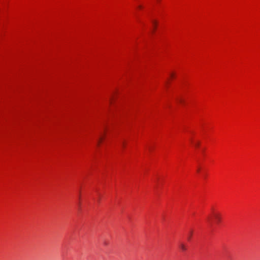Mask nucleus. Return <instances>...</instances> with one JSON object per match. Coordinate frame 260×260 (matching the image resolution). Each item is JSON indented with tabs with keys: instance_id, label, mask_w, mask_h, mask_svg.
<instances>
[{
	"instance_id": "nucleus-8",
	"label": "nucleus",
	"mask_w": 260,
	"mask_h": 260,
	"mask_svg": "<svg viewBox=\"0 0 260 260\" xmlns=\"http://www.w3.org/2000/svg\"><path fill=\"white\" fill-rule=\"evenodd\" d=\"M138 8H140V9H141V8H142V6H138Z\"/></svg>"
},
{
	"instance_id": "nucleus-6",
	"label": "nucleus",
	"mask_w": 260,
	"mask_h": 260,
	"mask_svg": "<svg viewBox=\"0 0 260 260\" xmlns=\"http://www.w3.org/2000/svg\"><path fill=\"white\" fill-rule=\"evenodd\" d=\"M102 137H101L98 141V144L101 142V141L102 140Z\"/></svg>"
},
{
	"instance_id": "nucleus-7",
	"label": "nucleus",
	"mask_w": 260,
	"mask_h": 260,
	"mask_svg": "<svg viewBox=\"0 0 260 260\" xmlns=\"http://www.w3.org/2000/svg\"><path fill=\"white\" fill-rule=\"evenodd\" d=\"M178 101H179V102H182V100L181 99H179V100H178Z\"/></svg>"
},
{
	"instance_id": "nucleus-3",
	"label": "nucleus",
	"mask_w": 260,
	"mask_h": 260,
	"mask_svg": "<svg viewBox=\"0 0 260 260\" xmlns=\"http://www.w3.org/2000/svg\"><path fill=\"white\" fill-rule=\"evenodd\" d=\"M192 231H191L189 232V233L188 234V236H187V240H188V241H190V240L191 236H192Z\"/></svg>"
},
{
	"instance_id": "nucleus-1",
	"label": "nucleus",
	"mask_w": 260,
	"mask_h": 260,
	"mask_svg": "<svg viewBox=\"0 0 260 260\" xmlns=\"http://www.w3.org/2000/svg\"><path fill=\"white\" fill-rule=\"evenodd\" d=\"M213 217L215 218V220L217 222H219L221 220V217L219 214L218 213H213Z\"/></svg>"
},
{
	"instance_id": "nucleus-9",
	"label": "nucleus",
	"mask_w": 260,
	"mask_h": 260,
	"mask_svg": "<svg viewBox=\"0 0 260 260\" xmlns=\"http://www.w3.org/2000/svg\"><path fill=\"white\" fill-rule=\"evenodd\" d=\"M153 23H154V25H155L156 24V22L155 21H153Z\"/></svg>"
},
{
	"instance_id": "nucleus-2",
	"label": "nucleus",
	"mask_w": 260,
	"mask_h": 260,
	"mask_svg": "<svg viewBox=\"0 0 260 260\" xmlns=\"http://www.w3.org/2000/svg\"><path fill=\"white\" fill-rule=\"evenodd\" d=\"M179 247L183 251H185L187 250L186 246L183 243H181L179 245Z\"/></svg>"
},
{
	"instance_id": "nucleus-4",
	"label": "nucleus",
	"mask_w": 260,
	"mask_h": 260,
	"mask_svg": "<svg viewBox=\"0 0 260 260\" xmlns=\"http://www.w3.org/2000/svg\"><path fill=\"white\" fill-rule=\"evenodd\" d=\"M121 145H122V146L123 147H124V146H125V142H124V141H122V142H121Z\"/></svg>"
},
{
	"instance_id": "nucleus-5",
	"label": "nucleus",
	"mask_w": 260,
	"mask_h": 260,
	"mask_svg": "<svg viewBox=\"0 0 260 260\" xmlns=\"http://www.w3.org/2000/svg\"><path fill=\"white\" fill-rule=\"evenodd\" d=\"M200 145V143L199 142H197L196 143H195V146L196 147H198Z\"/></svg>"
}]
</instances>
